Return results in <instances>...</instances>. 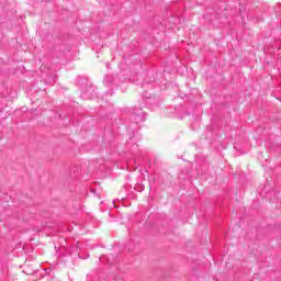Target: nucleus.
<instances>
[{
  "instance_id": "f257e3e1",
  "label": "nucleus",
  "mask_w": 281,
  "mask_h": 281,
  "mask_svg": "<svg viewBox=\"0 0 281 281\" xmlns=\"http://www.w3.org/2000/svg\"><path fill=\"white\" fill-rule=\"evenodd\" d=\"M133 121L134 122H142L144 121V112H142V110L138 111V113H133Z\"/></svg>"
},
{
  "instance_id": "f03ea898",
  "label": "nucleus",
  "mask_w": 281,
  "mask_h": 281,
  "mask_svg": "<svg viewBox=\"0 0 281 281\" xmlns=\"http://www.w3.org/2000/svg\"><path fill=\"white\" fill-rule=\"evenodd\" d=\"M82 98H85V100H87V98H89V97H87V95L82 94Z\"/></svg>"
}]
</instances>
